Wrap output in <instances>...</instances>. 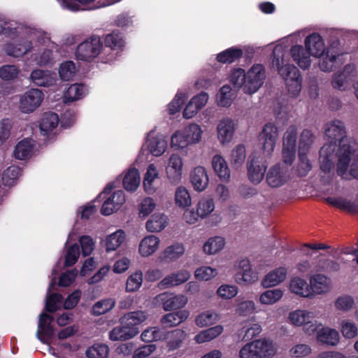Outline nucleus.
<instances>
[{"label":"nucleus","instance_id":"nucleus-1","mask_svg":"<svg viewBox=\"0 0 358 358\" xmlns=\"http://www.w3.org/2000/svg\"><path fill=\"white\" fill-rule=\"evenodd\" d=\"M324 135L327 143L324 145H332L338 157V174L343 175L349 166V162L355 149L346 136L344 123L335 120L325 125Z\"/></svg>","mask_w":358,"mask_h":358},{"label":"nucleus","instance_id":"nucleus-2","mask_svg":"<svg viewBox=\"0 0 358 358\" xmlns=\"http://www.w3.org/2000/svg\"><path fill=\"white\" fill-rule=\"evenodd\" d=\"M305 47L306 49L302 45H294L290 49V54L293 59L302 69H307L310 66L311 62L310 55L317 57L325 52L323 40L316 33L306 37Z\"/></svg>","mask_w":358,"mask_h":358},{"label":"nucleus","instance_id":"nucleus-3","mask_svg":"<svg viewBox=\"0 0 358 358\" xmlns=\"http://www.w3.org/2000/svg\"><path fill=\"white\" fill-rule=\"evenodd\" d=\"M248 177L253 184H259L266 176L268 163L260 155L252 154L248 157L246 164Z\"/></svg>","mask_w":358,"mask_h":358},{"label":"nucleus","instance_id":"nucleus-4","mask_svg":"<svg viewBox=\"0 0 358 358\" xmlns=\"http://www.w3.org/2000/svg\"><path fill=\"white\" fill-rule=\"evenodd\" d=\"M290 179V171L287 166L280 163L271 166L266 173L265 181L272 188H278Z\"/></svg>","mask_w":358,"mask_h":358},{"label":"nucleus","instance_id":"nucleus-5","mask_svg":"<svg viewBox=\"0 0 358 358\" xmlns=\"http://www.w3.org/2000/svg\"><path fill=\"white\" fill-rule=\"evenodd\" d=\"M266 78L264 67L262 64L254 65L246 73L243 92L252 94L263 85Z\"/></svg>","mask_w":358,"mask_h":358},{"label":"nucleus","instance_id":"nucleus-6","mask_svg":"<svg viewBox=\"0 0 358 358\" xmlns=\"http://www.w3.org/2000/svg\"><path fill=\"white\" fill-rule=\"evenodd\" d=\"M101 47L100 38L93 36L77 47L76 57L78 59L90 62L99 55Z\"/></svg>","mask_w":358,"mask_h":358},{"label":"nucleus","instance_id":"nucleus-7","mask_svg":"<svg viewBox=\"0 0 358 358\" xmlns=\"http://www.w3.org/2000/svg\"><path fill=\"white\" fill-rule=\"evenodd\" d=\"M278 137V128L272 123L266 124L259 135V144L264 153L269 155L273 152Z\"/></svg>","mask_w":358,"mask_h":358},{"label":"nucleus","instance_id":"nucleus-8","mask_svg":"<svg viewBox=\"0 0 358 358\" xmlns=\"http://www.w3.org/2000/svg\"><path fill=\"white\" fill-rule=\"evenodd\" d=\"M43 96V93L38 89L29 90L20 98L21 110L26 113L34 112L41 106Z\"/></svg>","mask_w":358,"mask_h":358},{"label":"nucleus","instance_id":"nucleus-9","mask_svg":"<svg viewBox=\"0 0 358 358\" xmlns=\"http://www.w3.org/2000/svg\"><path fill=\"white\" fill-rule=\"evenodd\" d=\"M285 55V48L282 45H277L273 50L271 55V65L273 69H275L280 76L285 80L291 71L289 67L292 65L285 64L284 57Z\"/></svg>","mask_w":358,"mask_h":358},{"label":"nucleus","instance_id":"nucleus-10","mask_svg":"<svg viewBox=\"0 0 358 358\" xmlns=\"http://www.w3.org/2000/svg\"><path fill=\"white\" fill-rule=\"evenodd\" d=\"M158 301L162 303L166 311L178 310L183 308L187 303V298L182 295H176L173 293L164 292L157 296Z\"/></svg>","mask_w":358,"mask_h":358},{"label":"nucleus","instance_id":"nucleus-11","mask_svg":"<svg viewBox=\"0 0 358 358\" xmlns=\"http://www.w3.org/2000/svg\"><path fill=\"white\" fill-rule=\"evenodd\" d=\"M335 149L332 145H324L320 150L319 162L320 169L324 173H329L334 166L335 161L338 163L337 152L334 153Z\"/></svg>","mask_w":358,"mask_h":358},{"label":"nucleus","instance_id":"nucleus-12","mask_svg":"<svg viewBox=\"0 0 358 358\" xmlns=\"http://www.w3.org/2000/svg\"><path fill=\"white\" fill-rule=\"evenodd\" d=\"M53 320L52 316L45 313H42L39 316L37 336L43 343H48L54 336V328L51 325Z\"/></svg>","mask_w":358,"mask_h":358},{"label":"nucleus","instance_id":"nucleus-13","mask_svg":"<svg viewBox=\"0 0 358 358\" xmlns=\"http://www.w3.org/2000/svg\"><path fill=\"white\" fill-rule=\"evenodd\" d=\"M31 82L36 86L49 87L56 84V74L50 71L42 69L34 70L31 75Z\"/></svg>","mask_w":358,"mask_h":358},{"label":"nucleus","instance_id":"nucleus-14","mask_svg":"<svg viewBox=\"0 0 358 358\" xmlns=\"http://www.w3.org/2000/svg\"><path fill=\"white\" fill-rule=\"evenodd\" d=\"M310 290L313 294H321L331 289V280L323 274H315L310 278Z\"/></svg>","mask_w":358,"mask_h":358},{"label":"nucleus","instance_id":"nucleus-15","mask_svg":"<svg viewBox=\"0 0 358 358\" xmlns=\"http://www.w3.org/2000/svg\"><path fill=\"white\" fill-rule=\"evenodd\" d=\"M147 317L148 314L145 312L137 310L124 314L120 318V322L121 325H124L129 329L131 328L139 329L138 325L143 322Z\"/></svg>","mask_w":358,"mask_h":358},{"label":"nucleus","instance_id":"nucleus-16","mask_svg":"<svg viewBox=\"0 0 358 358\" xmlns=\"http://www.w3.org/2000/svg\"><path fill=\"white\" fill-rule=\"evenodd\" d=\"M190 181L196 191L201 192L206 189L208 185L206 170L202 166L194 168L190 174Z\"/></svg>","mask_w":358,"mask_h":358},{"label":"nucleus","instance_id":"nucleus-17","mask_svg":"<svg viewBox=\"0 0 358 358\" xmlns=\"http://www.w3.org/2000/svg\"><path fill=\"white\" fill-rule=\"evenodd\" d=\"M218 138L222 144L229 143L234 132V124L229 118L221 120L217 127Z\"/></svg>","mask_w":358,"mask_h":358},{"label":"nucleus","instance_id":"nucleus-18","mask_svg":"<svg viewBox=\"0 0 358 358\" xmlns=\"http://www.w3.org/2000/svg\"><path fill=\"white\" fill-rule=\"evenodd\" d=\"M32 43L29 41H23L21 43H10L4 45L5 52L13 57H22L32 49Z\"/></svg>","mask_w":358,"mask_h":358},{"label":"nucleus","instance_id":"nucleus-19","mask_svg":"<svg viewBox=\"0 0 358 358\" xmlns=\"http://www.w3.org/2000/svg\"><path fill=\"white\" fill-rule=\"evenodd\" d=\"M291 71L289 73L287 78H285V83L288 91L293 95H297L301 90L302 78L299 70L294 65L289 67Z\"/></svg>","mask_w":358,"mask_h":358},{"label":"nucleus","instance_id":"nucleus-20","mask_svg":"<svg viewBox=\"0 0 358 358\" xmlns=\"http://www.w3.org/2000/svg\"><path fill=\"white\" fill-rule=\"evenodd\" d=\"M189 311L180 310L167 313L161 318V323L165 328L176 327L185 321L189 316Z\"/></svg>","mask_w":358,"mask_h":358},{"label":"nucleus","instance_id":"nucleus-21","mask_svg":"<svg viewBox=\"0 0 358 358\" xmlns=\"http://www.w3.org/2000/svg\"><path fill=\"white\" fill-rule=\"evenodd\" d=\"M182 159L178 155H172L169 161L166 173L173 182H178L182 175Z\"/></svg>","mask_w":358,"mask_h":358},{"label":"nucleus","instance_id":"nucleus-22","mask_svg":"<svg viewBox=\"0 0 358 358\" xmlns=\"http://www.w3.org/2000/svg\"><path fill=\"white\" fill-rule=\"evenodd\" d=\"M139 333V329L129 327L124 325L114 327L109 333V338L112 341H126L129 340Z\"/></svg>","mask_w":358,"mask_h":358},{"label":"nucleus","instance_id":"nucleus-23","mask_svg":"<svg viewBox=\"0 0 358 358\" xmlns=\"http://www.w3.org/2000/svg\"><path fill=\"white\" fill-rule=\"evenodd\" d=\"M212 166L222 181L229 182L230 171L226 161L222 156L217 155L213 157Z\"/></svg>","mask_w":358,"mask_h":358},{"label":"nucleus","instance_id":"nucleus-24","mask_svg":"<svg viewBox=\"0 0 358 358\" xmlns=\"http://www.w3.org/2000/svg\"><path fill=\"white\" fill-rule=\"evenodd\" d=\"M287 275V268L280 267L268 273L262 281L264 287L275 286L283 281Z\"/></svg>","mask_w":358,"mask_h":358},{"label":"nucleus","instance_id":"nucleus-25","mask_svg":"<svg viewBox=\"0 0 358 358\" xmlns=\"http://www.w3.org/2000/svg\"><path fill=\"white\" fill-rule=\"evenodd\" d=\"M325 200L329 204L341 210L351 213L358 212V204L347 199L343 197H327Z\"/></svg>","mask_w":358,"mask_h":358},{"label":"nucleus","instance_id":"nucleus-26","mask_svg":"<svg viewBox=\"0 0 358 358\" xmlns=\"http://www.w3.org/2000/svg\"><path fill=\"white\" fill-rule=\"evenodd\" d=\"M159 239L153 235L145 237L139 244V252L143 257H148L154 253L158 248Z\"/></svg>","mask_w":358,"mask_h":358},{"label":"nucleus","instance_id":"nucleus-27","mask_svg":"<svg viewBox=\"0 0 358 358\" xmlns=\"http://www.w3.org/2000/svg\"><path fill=\"white\" fill-rule=\"evenodd\" d=\"M187 334L185 331L176 329L166 332L167 347L169 350H175L180 348L185 339Z\"/></svg>","mask_w":358,"mask_h":358},{"label":"nucleus","instance_id":"nucleus-28","mask_svg":"<svg viewBox=\"0 0 358 358\" xmlns=\"http://www.w3.org/2000/svg\"><path fill=\"white\" fill-rule=\"evenodd\" d=\"M148 149L149 152L155 156L162 155L167 146V142L162 136H157L152 137L151 134L148 135Z\"/></svg>","mask_w":358,"mask_h":358},{"label":"nucleus","instance_id":"nucleus-29","mask_svg":"<svg viewBox=\"0 0 358 358\" xmlns=\"http://www.w3.org/2000/svg\"><path fill=\"white\" fill-rule=\"evenodd\" d=\"M317 338L318 341L334 346L338 343L339 335L334 329L327 327H322L317 333Z\"/></svg>","mask_w":358,"mask_h":358},{"label":"nucleus","instance_id":"nucleus-30","mask_svg":"<svg viewBox=\"0 0 358 358\" xmlns=\"http://www.w3.org/2000/svg\"><path fill=\"white\" fill-rule=\"evenodd\" d=\"M289 288L291 292L302 297H310L311 296L309 285L306 280L300 278L296 277L292 279Z\"/></svg>","mask_w":358,"mask_h":358},{"label":"nucleus","instance_id":"nucleus-31","mask_svg":"<svg viewBox=\"0 0 358 358\" xmlns=\"http://www.w3.org/2000/svg\"><path fill=\"white\" fill-rule=\"evenodd\" d=\"M115 306V300L111 298L104 299L96 302L90 310L94 316H99L111 310Z\"/></svg>","mask_w":358,"mask_h":358},{"label":"nucleus","instance_id":"nucleus-32","mask_svg":"<svg viewBox=\"0 0 358 358\" xmlns=\"http://www.w3.org/2000/svg\"><path fill=\"white\" fill-rule=\"evenodd\" d=\"M222 331L223 327L222 325H216L201 331L195 336L194 340L197 343L208 342L220 335Z\"/></svg>","mask_w":358,"mask_h":358},{"label":"nucleus","instance_id":"nucleus-33","mask_svg":"<svg viewBox=\"0 0 358 358\" xmlns=\"http://www.w3.org/2000/svg\"><path fill=\"white\" fill-rule=\"evenodd\" d=\"M166 224V216L163 214L152 215L146 222V229L150 232H158L164 229Z\"/></svg>","mask_w":358,"mask_h":358},{"label":"nucleus","instance_id":"nucleus-34","mask_svg":"<svg viewBox=\"0 0 358 358\" xmlns=\"http://www.w3.org/2000/svg\"><path fill=\"white\" fill-rule=\"evenodd\" d=\"M59 120L57 113L53 112L45 113L40 123V129L45 133L51 131L57 127Z\"/></svg>","mask_w":358,"mask_h":358},{"label":"nucleus","instance_id":"nucleus-35","mask_svg":"<svg viewBox=\"0 0 358 358\" xmlns=\"http://www.w3.org/2000/svg\"><path fill=\"white\" fill-rule=\"evenodd\" d=\"M122 183L124 187L127 191H134L138 187L140 183V176L137 169H130L124 176Z\"/></svg>","mask_w":358,"mask_h":358},{"label":"nucleus","instance_id":"nucleus-36","mask_svg":"<svg viewBox=\"0 0 358 358\" xmlns=\"http://www.w3.org/2000/svg\"><path fill=\"white\" fill-rule=\"evenodd\" d=\"M246 158L245 147L242 145H238L231 151L230 164L235 169H238L242 166Z\"/></svg>","mask_w":358,"mask_h":358},{"label":"nucleus","instance_id":"nucleus-37","mask_svg":"<svg viewBox=\"0 0 358 358\" xmlns=\"http://www.w3.org/2000/svg\"><path fill=\"white\" fill-rule=\"evenodd\" d=\"M254 347L258 358H271L274 355V350L271 344L266 341L257 340L253 341Z\"/></svg>","mask_w":358,"mask_h":358},{"label":"nucleus","instance_id":"nucleus-38","mask_svg":"<svg viewBox=\"0 0 358 358\" xmlns=\"http://www.w3.org/2000/svg\"><path fill=\"white\" fill-rule=\"evenodd\" d=\"M318 57H320L319 66L322 71L330 72L336 66V56L330 53L329 50H327Z\"/></svg>","mask_w":358,"mask_h":358},{"label":"nucleus","instance_id":"nucleus-39","mask_svg":"<svg viewBox=\"0 0 358 358\" xmlns=\"http://www.w3.org/2000/svg\"><path fill=\"white\" fill-rule=\"evenodd\" d=\"M109 348L103 343H95L90 347L85 352L88 358H107L108 356Z\"/></svg>","mask_w":358,"mask_h":358},{"label":"nucleus","instance_id":"nucleus-40","mask_svg":"<svg viewBox=\"0 0 358 358\" xmlns=\"http://www.w3.org/2000/svg\"><path fill=\"white\" fill-rule=\"evenodd\" d=\"M224 245V239L220 236L210 238L203 245V252L208 255H214L220 251Z\"/></svg>","mask_w":358,"mask_h":358},{"label":"nucleus","instance_id":"nucleus-41","mask_svg":"<svg viewBox=\"0 0 358 358\" xmlns=\"http://www.w3.org/2000/svg\"><path fill=\"white\" fill-rule=\"evenodd\" d=\"M243 56V51L240 48H229L217 56L218 62L222 63H232Z\"/></svg>","mask_w":358,"mask_h":358},{"label":"nucleus","instance_id":"nucleus-42","mask_svg":"<svg viewBox=\"0 0 358 358\" xmlns=\"http://www.w3.org/2000/svg\"><path fill=\"white\" fill-rule=\"evenodd\" d=\"M124 239L125 234L122 230H118L109 235L106 238V251L109 252L116 250L123 243Z\"/></svg>","mask_w":358,"mask_h":358},{"label":"nucleus","instance_id":"nucleus-43","mask_svg":"<svg viewBox=\"0 0 358 358\" xmlns=\"http://www.w3.org/2000/svg\"><path fill=\"white\" fill-rule=\"evenodd\" d=\"M315 268L317 271L331 273L338 271L340 270V264L332 259H322L317 262Z\"/></svg>","mask_w":358,"mask_h":358},{"label":"nucleus","instance_id":"nucleus-44","mask_svg":"<svg viewBox=\"0 0 358 358\" xmlns=\"http://www.w3.org/2000/svg\"><path fill=\"white\" fill-rule=\"evenodd\" d=\"M63 296L59 293L48 294L45 299V310L49 313H55L60 308Z\"/></svg>","mask_w":358,"mask_h":358},{"label":"nucleus","instance_id":"nucleus-45","mask_svg":"<svg viewBox=\"0 0 358 358\" xmlns=\"http://www.w3.org/2000/svg\"><path fill=\"white\" fill-rule=\"evenodd\" d=\"M83 85L75 83L71 85L66 91L64 99L65 103L72 102L79 99L83 94Z\"/></svg>","mask_w":358,"mask_h":358},{"label":"nucleus","instance_id":"nucleus-46","mask_svg":"<svg viewBox=\"0 0 358 358\" xmlns=\"http://www.w3.org/2000/svg\"><path fill=\"white\" fill-rule=\"evenodd\" d=\"M32 151V145L28 139L21 141L15 147L14 155L18 159L27 157Z\"/></svg>","mask_w":358,"mask_h":358},{"label":"nucleus","instance_id":"nucleus-47","mask_svg":"<svg viewBox=\"0 0 358 358\" xmlns=\"http://www.w3.org/2000/svg\"><path fill=\"white\" fill-rule=\"evenodd\" d=\"M214 203L212 199L203 198L197 204L196 214L198 216L203 218L214 210Z\"/></svg>","mask_w":358,"mask_h":358},{"label":"nucleus","instance_id":"nucleus-48","mask_svg":"<svg viewBox=\"0 0 358 358\" xmlns=\"http://www.w3.org/2000/svg\"><path fill=\"white\" fill-rule=\"evenodd\" d=\"M158 176V171L153 164H150L148 167L147 172L143 179V186L147 192L149 194L154 191L152 182Z\"/></svg>","mask_w":358,"mask_h":358},{"label":"nucleus","instance_id":"nucleus-49","mask_svg":"<svg viewBox=\"0 0 358 358\" xmlns=\"http://www.w3.org/2000/svg\"><path fill=\"white\" fill-rule=\"evenodd\" d=\"M175 200L176 205L182 208L191 205V198L189 192L183 187L177 188L175 193Z\"/></svg>","mask_w":358,"mask_h":358},{"label":"nucleus","instance_id":"nucleus-50","mask_svg":"<svg viewBox=\"0 0 358 358\" xmlns=\"http://www.w3.org/2000/svg\"><path fill=\"white\" fill-rule=\"evenodd\" d=\"M314 135L311 131L304 129L300 136L298 152H307L313 143Z\"/></svg>","mask_w":358,"mask_h":358},{"label":"nucleus","instance_id":"nucleus-51","mask_svg":"<svg viewBox=\"0 0 358 358\" xmlns=\"http://www.w3.org/2000/svg\"><path fill=\"white\" fill-rule=\"evenodd\" d=\"M297 139V129L295 126H290L283 136V147L296 149Z\"/></svg>","mask_w":358,"mask_h":358},{"label":"nucleus","instance_id":"nucleus-52","mask_svg":"<svg viewBox=\"0 0 358 358\" xmlns=\"http://www.w3.org/2000/svg\"><path fill=\"white\" fill-rule=\"evenodd\" d=\"M312 318V313L306 310H297L289 315V319L296 326L303 325L306 321Z\"/></svg>","mask_w":358,"mask_h":358},{"label":"nucleus","instance_id":"nucleus-53","mask_svg":"<svg viewBox=\"0 0 358 358\" xmlns=\"http://www.w3.org/2000/svg\"><path fill=\"white\" fill-rule=\"evenodd\" d=\"M217 315L210 311L203 312L195 318V323L200 327L210 326L217 320Z\"/></svg>","mask_w":358,"mask_h":358},{"label":"nucleus","instance_id":"nucleus-54","mask_svg":"<svg viewBox=\"0 0 358 358\" xmlns=\"http://www.w3.org/2000/svg\"><path fill=\"white\" fill-rule=\"evenodd\" d=\"M80 256L79 245L75 243L70 246L65 255L64 267H70L75 264Z\"/></svg>","mask_w":358,"mask_h":358},{"label":"nucleus","instance_id":"nucleus-55","mask_svg":"<svg viewBox=\"0 0 358 358\" xmlns=\"http://www.w3.org/2000/svg\"><path fill=\"white\" fill-rule=\"evenodd\" d=\"M189 144L199 142L201 138V130L196 124H191L184 130Z\"/></svg>","mask_w":358,"mask_h":358},{"label":"nucleus","instance_id":"nucleus-56","mask_svg":"<svg viewBox=\"0 0 358 358\" xmlns=\"http://www.w3.org/2000/svg\"><path fill=\"white\" fill-rule=\"evenodd\" d=\"M76 71L74 63L72 61H67L60 65L59 73L62 80H69L74 76Z\"/></svg>","mask_w":358,"mask_h":358},{"label":"nucleus","instance_id":"nucleus-57","mask_svg":"<svg viewBox=\"0 0 358 358\" xmlns=\"http://www.w3.org/2000/svg\"><path fill=\"white\" fill-rule=\"evenodd\" d=\"M282 296V292L280 289H269L260 296L259 301L264 304H272L278 301Z\"/></svg>","mask_w":358,"mask_h":358},{"label":"nucleus","instance_id":"nucleus-58","mask_svg":"<svg viewBox=\"0 0 358 358\" xmlns=\"http://www.w3.org/2000/svg\"><path fill=\"white\" fill-rule=\"evenodd\" d=\"M20 70L15 65H4L0 68V78L4 80L16 78Z\"/></svg>","mask_w":358,"mask_h":358},{"label":"nucleus","instance_id":"nucleus-59","mask_svg":"<svg viewBox=\"0 0 358 358\" xmlns=\"http://www.w3.org/2000/svg\"><path fill=\"white\" fill-rule=\"evenodd\" d=\"M307 152H299V163L297 167L298 174L300 177L306 176L311 169V164L306 156Z\"/></svg>","mask_w":358,"mask_h":358},{"label":"nucleus","instance_id":"nucleus-60","mask_svg":"<svg viewBox=\"0 0 358 358\" xmlns=\"http://www.w3.org/2000/svg\"><path fill=\"white\" fill-rule=\"evenodd\" d=\"M185 249L181 244L171 245L164 250V257L173 260L180 257L184 253Z\"/></svg>","mask_w":358,"mask_h":358},{"label":"nucleus","instance_id":"nucleus-61","mask_svg":"<svg viewBox=\"0 0 358 358\" xmlns=\"http://www.w3.org/2000/svg\"><path fill=\"white\" fill-rule=\"evenodd\" d=\"M246 73L242 69H235L230 76V82L236 88H243Z\"/></svg>","mask_w":358,"mask_h":358},{"label":"nucleus","instance_id":"nucleus-62","mask_svg":"<svg viewBox=\"0 0 358 358\" xmlns=\"http://www.w3.org/2000/svg\"><path fill=\"white\" fill-rule=\"evenodd\" d=\"M217 274L215 269L210 266H203L195 271V277L199 280H208Z\"/></svg>","mask_w":358,"mask_h":358},{"label":"nucleus","instance_id":"nucleus-63","mask_svg":"<svg viewBox=\"0 0 358 358\" xmlns=\"http://www.w3.org/2000/svg\"><path fill=\"white\" fill-rule=\"evenodd\" d=\"M142 273H135L131 275L127 280L126 283V290L127 292H134L137 290L143 281Z\"/></svg>","mask_w":358,"mask_h":358},{"label":"nucleus","instance_id":"nucleus-64","mask_svg":"<svg viewBox=\"0 0 358 358\" xmlns=\"http://www.w3.org/2000/svg\"><path fill=\"white\" fill-rule=\"evenodd\" d=\"M257 273L251 270L246 272H237L235 275L236 282L238 284H251L257 280Z\"/></svg>","mask_w":358,"mask_h":358}]
</instances>
